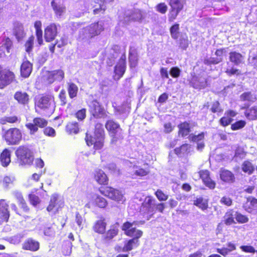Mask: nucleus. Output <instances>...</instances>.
<instances>
[{
    "label": "nucleus",
    "instance_id": "nucleus-1",
    "mask_svg": "<svg viewBox=\"0 0 257 257\" xmlns=\"http://www.w3.org/2000/svg\"><path fill=\"white\" fill-rule=\"evenodd\" d=\"M105 127L111 138L110 144L116 145L119 140L123 139L121 134L122 129L120 124L113 119L107 120L105 124Z\"/></svg>",
    "mask_w": 257,
    "mask_h": 257
},
{
    "label": "nucleus",
    "instance_id": "nucleus-2",
    "mask_svg": "<svg viewBox=\"0 0 257 257\" xmlns=\"http://www.w3.org/2000/svg\"><path fill=\"white\" fill-rule=\"evenodd\" d=\"M91 118L100 119L108 117V112L97 99H94L88 104Z\"/></svg>",
    "mask_w": 257,
    "mask_h": 257
},
{
    "label": "nucleus",
    "instance_id": "nucleus-3",
    "mask_svg": "<svg viewBox=\"0 0 257 257\" xmlns=\"http://www.w3.org/2000/svg\"><path fill=\"white\" fill-rule=\"evenodd\" d=\"M170 10L168 14V20L169 22H174L179 14L183 12L186 5L185 0H169Z\"/></svg>",
    "mask_w": 257,
    "mask_h": 257
},
{
    "label": "nucleus",
    "instance_id": "nucleus-4",
    "mask_svg": "<svg viewBox=\"0 0 257 257\" xmlns=\"http://www.w3.org/2000/svg\"><path fill=\"white\" fill-rule=\"evenodd\" d=\"M22 133L18 127H11L5 132L3 138L8 145H18L22 140Z\"/></svg>",
    "mask_w": 257,
    "mask_h": 257
},
{
    "label": "nucleus",
    "instance_id": "nucleus-5",
    "mask_svg": "<svg viewBox=\"0 0 257 257\" xmlns=\"http://www.w3.org/2000/svg\"><path fill=\"white\" fill-rule=\"evenodd\" d=\"M99 191L101 194L118 203H123L125 201L124 194L121 191L117 189L106 186L100 187Z\"/></svg>",
    "mask_w": 257,
    "mask_h": 257
},
{
    "label": "nucleus",
    "instance_id": "nucleus-6",
    "mask_svg": "<svg viewBox=\"0 0 257 257\" xmlns=\"http://www.w3.org/2000/svg\"><path fill=\"white\" fill-rule=\"evenodd\" d=\"M16 81L14 72L0 65V89H2Z\"/></svg>",
    "mask_w": 257,
    "mask_h": 257
},
{
    "label": "nucleus",
    "instance_id": "nucleus-7",
    "mask_svg": "<svg viewBox=\"0 0 257 257\" xmlns=\"http://www.w3.org/2000/svg\"><path fill=\"white\" fill-rule=\"evenodd\" d=\"M83 30L84 32L87 35L88 38L91 39L99 35L104 31V27L102 23L97 21L84 28Z\"/></svg>",
    "mask_w": 257,
    "mask_h": 257
},
{
    "label": "nucleus",
    "instance_id": "nucleus-8",
    "mask_svg": "<svg viewBox=\"0 0 257 257\" xmlns=\"http://www.w3.org/2000/svg\"><path fill=\"white\" fill-rule=\"evenodd\" d=\"M48 121L45 118L41 117H36L33 119V122L26 124V128L29 131L31 135H35L39 130V127L43 128L47 126Z\"/></svg>",
    "mask_w": 257,
    "mask_h": 257
},
{
    "label": "nucleus",
    "instance_id": "nucleus-9",
    "mask_svg": "<svg viewBox=\"0 0 257 257\" xmlns=\"http://www.w3.org/2000/svg\"><path fill=\"white\" fill-rule=\"evenodd\" d=\"M54 101L53 95L49 94H42L38 96L35 100V106L41 109L46 110L49 109Z\"/></svg>",
    "mask_w": 257,
    "mask_h": 257
},
{
    "label": "nucleus",
    "instance_id": "nucleus-10",
    "mask_svg": "<svg viewBox=\"0 0 257 257\" xmlns=\"http://www.w3.org/2000/svg\"><path fill=\"white\" fill-rule=\"evenodd\" d=\"M105 137L95 136L86 133L85 140L88 146H93L95 150H100L102 148L104 143Z\"/></svg>",
    "mask_w": 257,
    "mask_h": 257
},
{
    "label": "nucleus",
    "instance_id": "nucleus-11",
    "mask_svg": "<svg viewBox=\"0 0 257 257\" xmlns=\"http://www.w3.org/2000/svg\"><path fill=\"white\" fill-rule=\"evenodd\" d=\"M105 137L95 136L86 133L85 140L88 146H93L95 150H100L102 148L104 143Z\"/></svg>",
    "mask_w": 257,
    "mask_h": 257
},
{
    "label": "nucleus",
    "instance_id": "nucleus-12",
    "mask_svg": "<svg viewBox=\"0 0 257 257\" xmlns=\"http://www.w3.org/2000/svg\"><path fill=\"white\" fill-rule=\"evenodd\" d=\"M156 202L155 199L153 197H146L142 203L141 211L149 214L151 217L155 212Z\"/></svg>",
    "mask_w": 257,
    "mask_h": 257
},
{
    "label": "nucleus",
    "instance_id": "nucleus-13",
    "mask_svg": "<svg viewBox=\"0 0 257 257\" xmlns=\"http://www.w3.org/2000/svg\"><path fill=\"white\" fill-rule=\"evenodd\" d=\"M16 155L20 161H33L34 155L32 151L27 146H19L15 152Z\"/></svg>",
    "mask_w": 257,
    "mask_h": 257
},
{
    "label": "nucleus",
    "instance_id": "nucleus-14",
    "mask_svg": "<svg viewBox=\"0 0 257 257\" xmlns=\"http://www.w3.org/2000/svg\"><path fill=\"white\" fill-rule=\"evenodd\" d=\"M122 230L126 235L131 237H141L143 235L142 231L136 229L135 222L131 223L127 221L124 223L122 226Z\"/></svg>",
    "mask_w": 257,
    "mask_h": 257
},
{
    "label": "nucleus",
    "instance_id": "nucleus-15",
    "mask_svg": "<svg viewBox=\"0 0 257 257\" xmlns=\"http://www.w3.org/2000/svg\"><path fill=\"white\" fill-rule=\"evenodd\" d=\"M64 77V71L61 69L48 71L46 76V80L48 83L52 84L56 81H61L63 80Z\"/></svg>",
    "mask_w": 257,
    "mask_h": 257
},
{
    "label": "nucleus",
    "instance_id": "nucleus-16",
    "mask_svg": "<svg viewBox=\"0 0 257 257\" xmlns=\"http://www.w3.org/2000/svg\"><path fill=\"white\" fill-rule=\"evenodd\" d=\"M58 32L57 26L55 23H50L44 29V39L46 42L54 41L57 36Z\"/></svg>",
    "mask_w": 257,
    "mask_h": 257
},
{
    "label": "nucleus",
    "instance_id": "nucleus-17",
    "mask_svg": "<svg viewBox=\"0 0 257 257\" xmlns=\"http://www.w3.org/2000/svg\"><path fill=\"white\" fill-rule=\"evenodd\" d=\"M126 70V58L122 56L114 67V77L115 80H119L124 75Z\"/></svg>",
    "mask_w": 257,
    "mask_h": 257
},
{
    "label": "nucleus",
    "instance_id": "nucleus-18",
    "mask_svg": "<svg viewBox=\"0 0 257 257\" xmlns=\"http://www.w3.org/2000/svg\"><path fill=\"white\" fill-rule=\"evenodd\" d=\"M226 49L222 48L216 49L215 52L216 57L205 59L204 61V64L207 65H216L222 62L223 57L226 55Z\"/></svg>",
    "mask_w": 257,
    "mask_h": 257
},
{
    "label": "nucleus",
    "instance_id": "nucleus-19",
    "mask_svg": "<svg viewBox=\"0 0 257 257\" xmlns=\"http://www.w3.org/2000/svg\"><path fill=\"white\" fill-rule=\"evenodd\" d=\"M63 205V202L62 200H58V195L54 194L52 195L50 203L47 207V210L49 212H53L54 213L58 211V209Z\"/></svg>",
    "mask_w": 257,
    "mask_h": 257
},
{
    "label": "nucleus",
    "instance_id": "nucleus-20",
    "mask_svg": "<svg viewBox=\"0 0 257 257\" xmlns=\"http://www.w3.org/2000/svg\"><path fill=\"white\" fill-rule=\"evenodd\" d=\"M237 112L232 109H228L225 111L224 116L219 119V122L220 124L225 127L229 125L233 121V117L237 115Z\"/></svg>",
    "mask_w": 257,
    "mask_h": 257
},
{
    "label": "nucleus",
    "instance_id": "nucleus-21",
    "mask_svg": "<svg viewBox=\"0 0 257 257\" xmlns=\"http://www.w3.org/2000/svg\"><path fill=\"white\" fill-rule=\"evenodd\" d=\"M240 109L244 110V115L248 120H255L257 119V105L249 107L248 104L245 105Z\"/></svg>",
    "mask_w": 257,
    "mask_h": 257
},
{
    "label": "nucleus",
    "instance_id": "nucleus-22",
    "mask_svg": "<svg viewBox=\"0 0 257 257\" xmlns=\"http://www.w3.org/2000/svg\"><path fill=\"white\" fill-rule=\"evenodd\" d=\"M14 97L19 104L24 106L28 105L30 101V95L25 91L20 90L16 91Z\"/></svg>",
    "mask_w": 257,
    "mask_h": 257
},
{
    "label": "nucleus",
    "instance_id": "nucleus-23",
    "mask_svg": "<svg viewBox=\"0 0 257 257\" xmlns=\"http://www.w3.org/2000/svg\"><path fill=\"white\" fill-rule=\"evenodd\" d=\"M13 48V41L9 37H5L2 41V45L0 47V58L6 56L5 51L3 49H5L7 53H10Z\"/></svg>",
    "mask_w": 257,
    "mask_h": 257
},
{
    "label": "nucleus",
    "instance_id": "nucleus-24",
    "mask_svg": "<svg viewBox=\"0 0 257 257\" xmlns=\"http://www.w3.org/2000/svg\"><path fill=\"white\" fill-rule=\"evenodd\" d=\"M9 205L4 199L0 200V220L8 221L10 217Z\"/></svg>",
    "mask_w": 257,
    "mask_h": 257
},
{
    "label": "nucleus",
    "instance_id": "nucleus-25",
    "mask_svg": "<svg viewBox=\"0 0 257 257\" xmlns=\"http://www.w3.org/2000/svg\"><path fill=\"white\" fill-rule=\"evenodd\" d=\"M33 69L32 64L27 59L24 60L20 67V73L22 77L24 78L28 77Z\"/></svg>",
    "mask_w": 257,
    "mask_h": 257
},
{
    "label": "nucleus",
    "instance_id": "nucleus-26",
    "mask_svg": "<svg viewBox=\"0 0 257 257\" xmlns=\"http://www.w3.org/2000/svg\"><path fill=\"white\" fill-rule=\"evenodd\" d=\"M94 180L100 185L107 184L108 179L105 173L101 170L97 169L94 171Z\"/></svg>",
    "mask_w": 257,
    "mask_h": 257
},
{
    "label": "nucleus",
    "instance_id": "nucleus-27",
    "mask_svg": "<svg viewBox=\"0 0 257 257\" xmlns=\"http://www.w3.org/2000/svg\"><path fill=\"white\" fill-rule=\"evenodd\" d=\"M126 18L128 21L140 22L144 19L143 11L135 9L126 16Z\"/></svg>",
    "mask_w": 257,
    "mask_h": 257
},
{
    "label": "nucleus",
    "instance_id": "nucleus-28",
    "mask_svg": "<svg viewBox=\"0 0 257 257\" xmlns=\"http://www.w3.org/2000/svg\"><path fill=\"white\" fill-rule=\"evenodd\" d=\"M243 55L236 51H231L229 53V60L234 65L238 66L243 63Z\"/></svg>",
    "mask_w": 257,
    "mask_h": 257
},
{
    "label": "nucleus",
    "instance_id": "nucleus-29",
    "mask_svg": "<svg viewBox=\"0 0 257 257\" xmlns=\"http://www.w3.org/2000/svg\"><path fill=\"white\" fill-rule=\"evenodd\" d=\"M220 178L222 181L229 184L232 183L235 181L234 174L227 170H220Z\"/></svg>",
    "mask_w": 257,
    "mask_h": 257
},
{
    "label": "nucleus",
    "instance_id": "nucleus-30",
    "mask_svg": "<svg viewBox=\"0 0 257 257\" xmlns=\"http://www.w3.org/2000/svg\"><path fill=\"white\" fill-rule=\"evenodd\" d=\"M128 62L131 68L137 66L138 62V53L136 49L131 47L128 52Z\"/></svg>",
    "mask_w": 257,
    "mask_h": 257
},
{
    "label": "nucleus",
    "instance_id": "nucleus-31",
    "mask_svg": "<svg viewBox=\"0 0 257 257\" xmlns=\"http://www.w3.org/2000/svg\"><path fill=\"white\" fill-rule=\"evenodd\" d=\"M190 145L184 144L179 147L175 148L174 152L179 157H186L190 154Z\"/></svg>",
    "mask_w": 257,
    "mask_h": 257
},
{
    "label": "nucleus",
    "instance_id": "nucleus-32",
    "mask_svg": "<svg viewBox=\"0 0 257 257\" xmlns=\"http://www.w3.org/2000/svg\"><path fill=\"white\" fill-rule=\"evenodd\" d=\"M42 26V22L39 20L36 21L34 23L35 34L39 46H41L43 44Z\"/></svg>",
    "mask_w": 257,
    "mask_h": 257
},
{
    "label": "nucleus",
    "instance_id": "nucleus-33",
    "mask_svg": "<svg viewBox=\"0 0 257 257\" xmlns=\"http://www.w3.org/2000/svg\"><path fill=\"white\" fill-rule=\"evenodd\" d=\"M179 136L185 137L188 136L191 132L190 123L187 121H184L178 125Z\"/></svg>",
    "mask_w": 257,
    "mask_h": 257
},
{
    "label": "nucleus",
    "instance_id": "nucleus-34",
    "mask_svg": "<svg viewBox=\"0 0 257 257\" xmlns=\"http://www.w3.org/2000/svg\"><path fill=\"white\" fill-rule=\"evenodd\" d=\"M23 248L35 251L39 248V243L32 238H28L23 243Z\"/></svg>",
    "mask_w": 257,
    "mask_h": 257
},
{
    "label": "nucleus",
    "instance_id": "nucleus-35",
    "mask_svg": "<svg viewBox=\"0 0 257 257\" xmlns=\"http://www.w3.org/2000/svg\"><path fill=\"white\" fill-rule=\"evenodd\" d=\"M79 124L76 121L68 122L65 126V131L69 135L77 134L79 133Z\"/></svg>",
    "mask_w": 257,
    "mask_h": 257
},
{
    "label": "nucleus",
    "instance_id": "nucleus-36",
    "mask_svg": "<svg viewBox=\"0 0 257 257\" xmlns=\"http://www.w3.org/2000/svg\"><path fill=\"white\" fill-rule=\"evenodd\" d=\"M246 211L252 213L254 210H257V199L248 198L243 206Z\"/></svg>",
    "mask_w": 257,
    "mask_h": 257
},
{
    "label": "nucleus",
    "instance_id": "nucleus-37",
    "mask_svg": "<svg viewBox=\"0 0 257 257\" xmlns=\"http://www.w3.org/2000/svg\"><path fill=\"white\" fill-rule=\"evenodd\" d=\"M51 6L55 14L57 16L61 17L66 11V7L63 4H58L53 0L51 3Z\"/></svg>",
    "mask_w": 257,
    "mask_h": 257
},
{
    "label": "nucleus",
    "instance_id": "nucleus-38",
    "mask_svg": "<svg viewBox=\"0 0 257 257\" xmlns=\"http://www.w3.org/2000/svg\"><path fill=\"white\" fill-rule=\"evenodd\" d=\"M139 238L140 237H133V238L130 239L127 241L123 247V251H130L133 248L137 247L139 244V241L138 240Z\"/></svg>",
    "mask_w": 257,
    "mask_h": 257
},
{
    "label": "nucleus",
    "instance_id": "nucleus-39",
    "mask_svg": "<svg viewBox=\"0 0 257 257\" xmlns=\"http://www.w3.org/2000/svg\"><path fill=\"white\" fill-rule=\"evenodd\" d=\"M106 225V223L104 219H100L95 222L93 226V229L95 232L103 234L105 231Z\"/></svg>",
    "mask_w": 257,
    "mask_h": 257
},
{
    "label": "nucleus",
    "instance_id": "nucleus-40",
    "mask_svg": "<svg viewBox=\"0 0 257 257\" xmlns=\"http://www.w3.org/2000/svg\"><path fill=\"white\" fill-rule=\"evenodd\" d=\"M20 118L16 115L5 116L0 118V123L2 125H5L7 123H16L20 122Z\"/></svg>",
    "mask_w": 257,
    "mask_h": 257
},
{
    "label": "nucleus",
    "instance_id": "nucleus-41",
    "mask_svg": "<svg viewBox=\"0 0 257 257\" xmlns=\"http://www.w3.org/2000/svg\"><path fill=\"white\" fill-rule=\"evenodd\" d=\"M93 203L99 208H105L107 204V202L103 197L98 195H94L93 196Z\"/></svg>",
    "mask_w": 257,
    "mask_h": 257
},
{
    "label": "nucleus",
    "instance_id": "nucleus-42",
    "mask_svg": "<svg viewBox=\"0 0 257 257\" xmlns=\"http://www.w3.org/2000/svg\"><path fill=\"white\" fill-rule=\"evenodd\" d=\"M67 91L69 97L73 99L76 97L78 92V86L74 83H69L68 84Z\"/></svg>",
    "mask_w": 257,
    "mask_h": 257
},
{
    "label": "nucleus",
    "instance_id": "nucleus-43",
    "mask_svg": "<svg viewBox=\"0 0 257 257\" xmlns=\"http://www.w3.org/2000/svg\"><path fill=\"white\" fill-rule=\"evenodd\" d=\"M233 213L234 211L232 209H229L226 212L224 216V223L226 225H230L235 223L234 219V216H235V215Z\"/></svg>",
    "mask_w": 257,
    "mask_h": 257
},
{
    "label": "nucleus",
    "instance_id": "nucleus-44",
    "mask_svg": "<svg viewBox=\"0 0 257 257\" xmlns=\"http://www.w3.org/2000/svg\"><path fill=\"white\" fill-rule=\"evenodd\" d=\"M194 204L201 210H204L208 208V200L202 197L197 198L194 200Z\"/></svg>",
    "mask_w": 257,
    "mask_h": 257
},
{
    "label": "nucleus",
    "instance_id": "nucleus-45",
    "mask_svg": "<svg viewBox=\"0 0 257 257\" xmlns=\"http://www.w3.org/2000/svg\"><path fill=\"white\" fill-rule=\"evenodd\" d=\"M180 25L178 23H175L170 28V33L171 37L174 40H177L179 38Z\"/></svg>",
    "mask_w": 257,
    "mask_h": 257
},
{
    "label": "nucleus",
    "instance_id": "nucleus-46",
    "mask_svg": "<svg viewBox=\"0 0 257 257\" xmlns=\"http://www.w3.org/2000/svg\"><path fill=\"white\" fill-rule=\"evenodd\" d=\"M34 41L35 37L33 35H31L26 41L24 46L25 50L27 53H29L32 51L34 47Z\"/></svg>",
    "mask_w": 257,
    "mask_h": 257
},
{
    "label": "nucleus",
    "instance_id": "nucleus-47",
    "mask_svg": "<svg viewBox=\"0 0 257 257\" xmlns=\"http://www.w3.org/2000/svg\"><path fill=\"white\" fill-rule=\"evenodd\" d=\"M118 228L116 226H111L110 229H109L106 233L105 235V238L107 240H110L112 239L118 233Z\"/></svg>",
    "mask_w": 257,
    "mask_h": 257
},
{
    "label": "nucleus",
    "instance_id": "nucleus-48",
    "mask_svg": "<svg viewBox=\"0 0 257 257\" xmlns=\"http://www.w3.org/2000/svg\"><path fill=\"white\" fill-rule=\"evenodd\" d=\"M93 135L105 137V132L102 123L97 122L95 124Z\"/></svg>",
    "mask_w": 257,
    "mask_h": 257
},
{
    "label": "nucleus",
    "instance_id": "nucleus-49",
    "mask_svg": "<svg viewBox=\"0 0 257 257\" xmlns=\"http://www.w3.org/2000/svg\"><path fill=\"white\" fill-rule=\"evenodd\" d=\"M132 173L134 174H132V176L136 175L138 176H144L148 174L149 173V171L146 169H144L143 168H141L138 166H134L133 168ZM134 178L133 176H132Z\"/></svg>",
    "mask_w": 257,
    "mask_h": 257
},
{
    "label": "nucleus",
    "instance_id": "nucleus-50",
    "mask_svg": "<svg viewBox=\"0 0 257 257\" xmlns=\"http://www.w3.org/2000/svg\"><path fill=\"white\" fill-rule=\"evenodd\" d=\"M99 7H96V5H94L92 8L93 10V14L94 15H97L99 14H103L105 12L106 10V7L105 5L99 3Z\"/></svg>",
    "mask_w": 257,
    "mask_h": 257
},
{
    "label": "nucleus",
    "instance_id": "nucleus-51",
    "mask_svg": "<svg viewBox=\"0 0 257 257\" xmlns=\"http://www.w3.org/2000/svg\"><path fill=\"white\" fill-rule=\"evenodd\" d=\"M246 152L241 147H237L235 151L234 158L237 161V160L243 159L246 156Z\"/></svg>",
    "mask_w": 257,
    "mask_h": 257
},
{
    "label": "nucleus",
    "instance_id": "nucleus-52",
    "mask_svg": "<svg viewBox=\"0 0 257 257\" xmlns=\"http://www.w3.org/2000/svg\"><path fill=\"white\" fill-rule=\"evenodd\" d=\"M14 34L18 41L22 39L26 35L22 27H17L15 28Z\"/></svg>",
    "mask_w": 257,
    "mask_h": 257
},
{
    "label": "nucleus",
    "instance_id": "nucleus-53",
    "mask_svg": "<svg viewBox=\"0 0 257 257\" xmlns=\"http://www.w3.org/2000/svg\"><path fill=\"white\" fill-rule=\"evenodd\" d=\"M240 99L242 101L253 102L255 98L253 97V95L250 91L244 92L240 96Z\"/></svg>",
    "mask_w": 257,
    "mask_h": 257
},
{
    "label": "nucleus",
    "instance_id": "nucleus-54",
    "mask_svg": "<svg viewBox=\"0 0 257 257\" xmlns=\"http://www.w3.org/2000/svg\"><path fill=\"white\" fill-rule=\"evenodd\" d=\"M74 116L78 121H83L86 117V109L83 108L77 110L75 113Z\"/></svg>",
    "mask_w": 257,
    "mask_h": 257
},
{
    "label": "nucleus",
    "instance_id": "nucleus-55",
    "mask_svg": "<svg viewBox=\"0 0 257 257\" xmlns=\"http://www.w3.org/2000/svg\"><path fill=\"white\" fill-rule=\"evenodd\" d=\"M246 124V122L244 120H239L231 125V129L232 131H237L243 128Z\"/></svg>",
    "mask_w": 257,
    "mask_h": 257
},
{
    "label": "nucleus",
    "instance_id": "nucleus-56",
    "mask_svg": "<svg viewBox=\"0 0 257 257\" xmlns=\"http://www.w3.org/2000/svg\"><path fill=\"white\" fill-rule=\"evenodd\" d=\"M15 196L19 202V205L23 209L27 211L28 210V208L25 203L24 199L22 195V194L20 192H17L15 193Z\"/></svg>",
    "mask_w": 257,
    "mask_h": 257
},
{
    "label": "nucleus",
    "instance_id": "nucleus-57",
    "mask_svg": "<svg viewBox=\"0 0 257 257\" xmlns=\"http://www.w3.org/2000/svg\"><path fill=\"white\" fill-rule=\"evenodd\" d=\"M26 235V232L25 231H23L17 235L12 237L10 238V241L11 243L14 244H18L21 241L22 239Z\"/></svg>",
    "mask_w": 257,
    "mask_h": 257
},
{
    "label": "nucleus",
    "instance_id": "nucleus-58",
    "mask_svg": "<svg viewBox=\"0 0 257 257\" xmlns=\"http://www.w3.org/2000/svg\"><path fill=\"white\" fill-rule=\"evenodd\" d=\"M155 9L158 13L164 15L168 11V6L165 3L161 2L156 5Z\"/></svg>",
    "mask_w": 257,
    "mask_h": 257
},
{
    "label": "nucleus",
    "instance_id": "nucleus-59",
    "mask_svg": "<svg viewBox=\"0 0 257 257\" xmlns=\"http://www.w3.org/2000/svg\"><path fill=\"white\" fill-rule=\"evenodd\" d=\"M204 139V133L201 132L198 135L191 134L189 137V140L193 142L199 143Z\"/></svg>",
    "mask_w": 257,
    "mask_h": 257
},
{
    "label": "nucleus",
    "instance_id": "nucleus-60",
    "mask_svg": "<svg viewBox=\"0 0 257 257\" xmlns=\"http://www.w3.org/2000/svg\"><path fill=\"white\" fill-rule=\"evenodd\" d=\"M210 110L212 113H221L223 111L219 102L216 100L212 103Z\"/></svg>",
    "mask_w": 257,
    "mask_h": 257
},
{
    "label": "nucleus",
    "instance_id": "nucleus-61",
    "mask_svg": "<svg viewBox=\"0 0 257 257\" xmlns=\"http://www.w3.org/2000/svg\"><path fill=\"white\" fill-rule=\"evenodd\" d=\"M234 215L236 220L239 223H245L247 222L249 220L247 216L243 215L239 212H236Z\"/></svg>",
    "mask_w": 257,
    "mask_h": 257
},
{
    "label": "nucleus",
    "instance_id": "nucleus-62",
    "mask_svg": "<svg viewBox=\"0 0 257 257\" xmlns=\"http://www.w3.org/2000/svg\"><path fill=\"white\" fill-rule=\"evenodd\" d=\"M43 134L47 137L54 138L56 135L55 130L51 126H46L43 130Z\"/></svg>",
    "mask_w": 257,
    "mask_h": 257
},
{
    "label": "nucleus",
    "instance_id": "nucleus-63",
    "mask_svg": "<svg viewBox=\"0 0 257 257\" xmlns=\"http://www.w3.org/2000/svg\"><path fill=\"white\" fill-rule=\"evenodd\" d=\"M11 152L8 149L3 150L1 154L0 161H11Z\"/></svg>",
    "mask_w": 257,
    "mask_h": 257
},
{
    "label": "nucleus",
    "instance_id": "nucleus-64",
    "mask_svg": "<svg viewBox=\"0 0 257 257\" xmlns=\"http://www.w3.org/2000/svg\"><path fill=\"white\" fill-rule=\"evenodd\" d=\"M242 170L248 174H250L254 170V168L250 162H244L242 165Z\"/></svg>",
    "mask_w": 257,
    "mask_h": 257
}]
</instances>
